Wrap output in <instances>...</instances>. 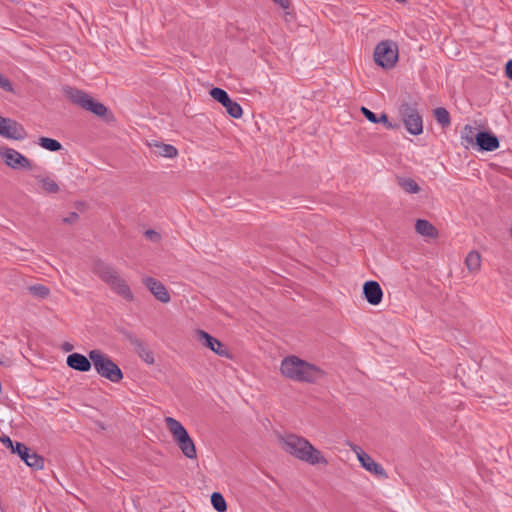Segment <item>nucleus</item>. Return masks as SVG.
Returning <instances> with one entry per match:
<instances>
[{"mask_svg":"<svg viewBox=\"0 0 512 512\" xmlns=\"http://www.w3.org/2000/svg\"><path fill=\"white\" fill-rule=\"evenodd\" d=\"M279 444L284 452L311 466H327L329 461L324 453L303 436L287 433L279 436Z\"/></svg>","mask_w":512,"mask_h":512,"instance_id":"1","label":"nucleus"},{"mask_svg":"<svg viewBox=\"0 0 512 512\" xmlns=\"http://www.w3.org/2000/svg\"><path fill=\"white\" fill-rule=\"evenodd\" d=\"M279 371L282 377L296 383L316 384L326 376L321 367L297 355L285 356L280 362Z\"/></svg>","mask_w":512,"mask_h":512,"instance_id":"2","label":"nucleus"},{"mask_svg":"<svg viewBox=\"0 0 512 512\" xmlns=\"http://www.w3.org/2000/svg\"><path fill=\"white\" fill-rule=\"evenodd\" d=\"M92 271L110 288L113 293L117 294L125 301H134V294L127 281L112 265L97 259L93 263Z\"/></svg>","mask_w":512,"mask_h":512,"instance_id":"3","label":"nucleus"},{"mask_svg":"<svg viewBox=\"0 0 512 512\" xmlns=\"http://www.w3.org/2000/svg\"><path fill=\"white\" fill-rule=\"evenodd\" d=\"M165 423L174 442L188 459H196L197 450L193 439L188 434L186 428L173 417H166Z\"/></svg>","mask_w":512,"mask_h":512,"instance_id":"4","label":"nucleus"},{"mask_svg":"<svg viewBox=\"0 0 512 512\" xmlns=\"http://www.w3.org/2000/svg\"><path fill=\"white\" fill-rule=\"evenodd\" d=\"M96 372L111 382L118 383L123 379V373L116 363L99 349L88 353Z\"/></svg>","mask_w":512,"mask_h":512,"instance_id":"5","label":"nucleus"},{"mask_svg":"<svg viewBox=\"0 0 512 512\" xmlns=\"http://www.w3.org/2000/svg\"><path fill=\"white\" fill-rule=\"evenodd\" d=\"M63 93L71 103L78 105L82 109L89 111L96 116L103 117L108 111L104 104L96 101L88 93L77 88L65 86L63 88Z\"/></svg>","mask_w":512,"mask_h":512,"instance_id":"6","label":"nucleus"},{"mask_svg":"<svg viewBox=\"0 0 512 512\" xmlns=\"http://www.w3.org/2000/svg\"><path fill=\"white\" fill-rule=\"evenodd\" d=\"M374 60L382 68L394 67L398 61V45L392 40L379 42L374 50Z\"/></svg>","mask_w":512,"mask_h":512,"instance_id":"7","label":"nucleus"},{"mask_svg":"<svg viewBox=\"0 0 512 512\" xmlns=\"http://www.w3.org/2000/svg\"><path fill=\"white\" fill-rule=\"evenodd\" d=\"M401 119L407 131L413 135H419L423 132L422 117L417 109L408 103H404L399 108Z\"/></svg>","mask_w":512,"mask_h":512,"instance_id":"8","label":"nucleus"},{"mask_svg":"<svg viewBox=\"0 0 512 512\" xmlns=\"http://www.w3.org/2000/svg\"><path fill=\"white\" fill-rule=\"evenodd\" d=\"M0 157L3 162L14 170H31L32 162L13 148L0 146Z\"/></svg>","mask_w":512,"mask_h":512,"instance_id":"9","label":"nucleus"},{"mask_svg":"<svg viewBox=\"0 0 512 512\" xmlns=\"http://www.w3.org/2000/svg\"><path fill=\"white\" fill-rule=\"evenodd\" d=\"M348 446L355 453L361 466L366 471L383 479L388 478V474L385 469L379 463L374 461V459L369 454L364 452L360 446L353 443H349Z\"/></svg>","mask_w":512,"mask_h":512,"instance_id":"10","label":"nucleus"},{"mask_svg":"<svg viewBox=\"0 0 512 512\" xmlns=\"http://www.w3.org/2000/svg\"><path fill=\"white\" fill-rule=\"evenodd\" d=\"M210 96L223 107H225L226 112L233 118L239 119L243 115L242 107L239 103L233 101L227 92L221 88L214 87L209 92Z\"/></svg>","mask_w":512,"mask_h":512,"instance_id":"11","label":"nucleus"},{"mask_svg":"<svg viewBox=\"0 0 512 512\" xmlns=\"http://www.w3.org/2000/svg\"><path fill=\"white\" fill-rule=\"evenodd\" d=\"M0 136L6 139L23 140L27 137V131L16 120L0 115Z\"/></svg>","mask_w":512,"mask_h":512,"instance_id":"12","label":"nucleus"},{"mask_svg":"<svg viewBox=\"0 0 512 512\" xmlns=\"http://www.w3.org/2000/svg\"><path fill=\"white\" fill-rule=\"evenodd\" d=\"M142 283L159 302L164 304L170 302V293L161 281L145 276L142 278Z\"/></svg>","mask_w":512,"mask_h":512,"instance_id":"13","label":"nucleus"},{"mask_svg":"<svg viewBox=\"0 0 512 512\" xmlns=\"http://www.w3.org/2000/svg\"><path fill=\"white\" fill-rule=\"evenodd\" d=\"M196 336L205 347L213 351L215 354L230 358V353L225 345L206 331L199 329L196 331Z\"/></svg>","mask_w":512,"mask_h":512,"instance_id":"14","label":"nucleus"},{"mask_svg":"<svg viewBox=\"0 0 512 512\" xmlns=\"http://www.w3.org/2000/svg\"><path fill=\"white\" fill-rule=\"evenodd\" d=\"M14 453L18 454L19 457L31 468L39 470L44 466V459L37 453L31 451L23 443H15Z\"/></svg>","mask_w":512,"mask_h":512,"instance_id":"15","label":"nucleus"},{"mask_svg":"<svg viewBox=\"0 0 512 512\" xmlns=\"http://www.w3.org/2000/svg\"><path fill=\"white\" fill-rule=\"evenodd\" d=\"M129 341L131 345L134 347L136 354L143 362H145L147 365L155 364L154 352L142 339L136 336H130Z\"/></svg>","mask_w":512,"mask_h":512,"instance_id":"16","label":"nucleus"},{"mask_svg":"<svg viewBox=\"0 0 512 512\" xmlns=\"http://www.w3.org/2000/svg\"><path fill=\"white\" fill-rule=\"evenodd\" d=\"M363 295L369 304L376 306L382 301L383 290L377 281L370 280L363 285Z\"/></svg>","mask_w":512,"mask_h":512,"instance_id":"17","label":"nucleus"},{"mask_svg":"<svg viewBox=\"0 0 512 512\" xmlns=\"http://www.w3.org/2000/svg\"><path fill=\"white\" fill-rule=\"evenodd\" d=\"M475 143L483 151H494L499 148L498 138L491 132H479L475 136Z\"/></svg>","mask_w":512,"mask_h":512,"instance_id":"18","label":"nucleus"},{"mask_svg":"<svg viewBox=\"0 0 512 512\" xmlns=\"http://www.w3.org/2000/svg\"><path fill=\"white\" fill-rule=\"evenodd\" d=\"M148 146L153 149V153L157 157L173 159L178 156V150L171 144H166L160 141H151Z\"/></svg>","mask_w":512,"mask_h":512,"instance_id":"19","label":"nucleus"},{"mask_svg":"<svg viewBox=\"0 0 512 512\" xmlns=\"http://www.w3.org/2000/svg\"><path fill=\"white\" fill-rule=\"evenodd\" d=\"M66 363L70 368L80 372H88L92 365L90 358H87L80 353H72L68 355Z\"/></svg>","mask_w":512,"mask_h":512,"instance_id":"20","label":"nucleus"},{"mask_svg":"<svg viewBox=\"0 0 512 512\" xmlns=\"http://www.w3.org/2000/svg\"><path fill=\"white\" fill-rule=\"evenodd\" d=\"M415 231L426 238L436 239L439 236L437 228L428 220L418 219L415 223Z\"/></svg>","mask_w":512,"mask_h":512,"instance_id":"21","label":"nucleus"},{"mask_svg":"<svg viewBox=\"0 0 512 512\" xmlns=\"http://www.w3.org/2000/svg\"><path fill=\"white\" fill-rule=\"evenodd\" d=\"M36 181L42 192L46 194H57L60 191V186L56 181L49 176H36Z\"/></svg>","mask_w":512,"mask_h":512,"instance_id":"22","label":"nucleus"},{"mask_svg":"<svg viewBox=\"0 0 512 512\" xmlns=\"http://www.w3.org/2000/svg\"><path fill=\"white\" fill-rule=\"evenodd\" d=\"M465 266L472 274H476L481 269V256L477 251H470L465 258Z\"/></svg>","mask_w":512,"mask_h":512,"instance_id":"23","label":"nucleus"},{"mask_svg":"<svg viewBox=\"0 0 512 512\" xmlns=\"http://www.w3.org/2000/svg\"><path fill=\"white\" fill-rule=\"evenodd\" d=\"M398 185L408 194H417L421 191L418 183L409 177L398 178Z\"/></svg>","mask_w":512,"mask_h":512,"instance_id":"24","label":"nucleus"},{"mask_svg":"<svg viewBox=\"0 0 512 512\" xmlns=\"http://www.w3.org/2000/svg\"><path fill=\"white\" fill-rule=\"evenodd\" d=\"M434 116H435V119L437 120V122L443 127V128H446L448 126H450L451 124V119H450V114L449 112L447 111V109L443 108V107H438L434 110Z\"/></svg>","mask_w":512,"mask_h":512,"instance_id":"25","label":"nucleus"},{"mask_svg":"<svg viewBox=\"0 0 512 512\" xmlns=\"http://www.w3.org/2000/svg\"><path fill=\"white\" fill-rule=\"evenodd\" d=\"M38 144L43 149H46V150H49L52 152L59 151L62 148V145L59 141L52 139V138H48V137H40L38 140Z\"/></svg>","mask_w":512,"mask_h":512,"instance_id":"26","label":"nucleus"},{"mask_svg":"<svg viewBox=\"0 0 512 512\" xmlns=\"http://www.w3.org/2000/svg\"><path fill=\"white\" fill-rule=\"evenodd\" d=\"M211 504L213 508L218 512H226L227 504L223 495L219 492H214L211 495Z\"/></svg>","mask_w":512,"mask_h":512,"instance_id":"27","label":"nucleus"},{"mask_svg":"<svg viewBox=\"0 0 512 512\" xmlns=\"http://www.w3.org/2000/svg\"><path fill=\"white\" fill-rule=\"evenodd\" d=\"M475 136V128L471 125H465L461 132V138L466 143V145L474 144Z\"/></svg>","mask_w":512,"mask_h":512,"instance_id":"28","label":"nucleus"},{"mask_svg":"<svg viewBox=\"0 0 512 512\" xmlns=\"http://www.w3.org/2000/svg\"><path fill=\"white\" fill-rule=\"evenodd\" d=\"M29 291L31 292L32 295L41 299L48 297L50 293L49 289L44 285L31 286L29 287Z\"/></svg>","mask_w":512,"mask_h":512,"instance_id":"29","label":"nucleus"},{"mask_svg":"<svg viewBox=\"0 0 512 512\" xmlns=\"http://www.w3.org/2000/svg\"><path fill=\"white\" fill-rule=\"evenodd\" d=\"M0 88L7 92H14L11 82L0 73Z\"/></svg>","mask_w":512,"mask_h":512,"instance_id":"30","label":"nucleus"},{"mask_svg":"<svg viewBox=\"0 0 512 512\" xmlns=\"http://www.w3.org/2000/svg\"><path fill=\"white\" fill-rule=\"evenodd\" d=\"M361 112L371 123H377V115L366 107H361Z\"/></svg>","mask_w":512,"mask_h":512,"instance_id":"31","label":"nucleus"},{"mask_svg":"<svg viewBox=\"0 0 512 512\" xmlns=\"http://www.w3.org/2000/svg\"><path fill=\"white\" fill-rule=\"evenodd\" d=\"M79 220V215L76 212H71L67 217L62 219L65 224H75Z\"/></svg>","mask_w":512,"mask_h":512,"instance_id":"32","label":"nucleus"},{"mask_svg":"<svg viewBox=\"0 0 512 512\" xmlns=\"http://www.w3.org/2000/svg\"><path fill=\"white\" fill-rule=\"evenodd\" d=\"M145 237L153 242H158L160 240V234L154 230L145 231Z\"/></svg>","mask_w":512,"mask_h":512,"instance_id":"33","label":"nucleus"},{"mask_svg":"<svg viewBox=\"0 0 512 512\" xmlns=\"http://www.w3.org/2000/svg\"><path fill=\"white\" fill-rule=\"evenodd\" d=\"M0 441L6 445L8 448H10L12 450V452L14 453V449H15V444L13 443V441L8 437V436H2L0 438Z\"/></svg>","mask_w":512,"mask_h":512,"instance_id":"34","label":"nucleus"},{"mask_svg":"<svg viewBox=\"0 0 512 512\" xmlns=\"http://www.w3.org/2000/svg\"><path fill=\"white\" fill-rule=\"evenodd\" d=\"M505 73H506V76L512 80V60H509L507 63H506V67H505Z\"/></svg>","mask_w":512,"mask_h":512,"instance_id":"35","label":"nucleus"},{"mask_svg":"<svg viewBox=\"0 0 512 512\" xmlns=\"http://www.w3.org/2000/svg\"><path fill=\"white\" fill-rule=\"evenodd\" d=\"M377 123H383L387 127L389 123L387 115L382 113L379 117L377 116Z\"/></svg>","mask_w":512,"mask_h":512,"instance_id":"36","label":"nucleus"},{"mask_svg":"<svg viewBox=\"0 0 512 512\" xmlns=\"http://www.w3.org/2000/svg\"><path fill=\"white\" fill-rule=\"evenodd\" d=\"M275 3L279 4L282 8L287 9L289 7L288 0H273Z\"/></svg>","mask_w":512,"mask_h":512,"instance_id":"37","label":"nucleus"},{"mask_svg":"<svg viewBox=\"0 0 512 512\" xmlns=\"http://www.w3.org/2000/svg\"><path fill=\"white\" fill-rule=\"evenodd\" d=\"M387 128L388 129H398L399 128V124H393V123L389 122L388 125H387Z\"/></svg>","mask_w":512,"mask_h":512,"instance_id":"38","label":"nucleus"},{"mask_svg":"<svg viewBox=\"0 0 512 512\" xmlns=\"http://www.w3.org/2000/svg\"><path fill=\"white\" fill-rule=\"evenodd\" d=\"M72 348H73V347H72V345H70V344H66V345L64 346V349H65L66 351H70V350H72Z\"/></svg>","mask_w":512,"mask_h":512,"instance_id":"39","label":"nucleus"}]
</instances>
